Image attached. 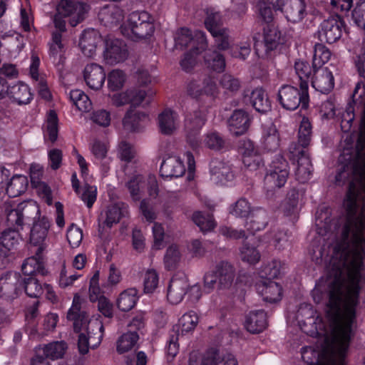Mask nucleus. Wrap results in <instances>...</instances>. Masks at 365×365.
<instances>
[{
  "label": "nucleus",
  "mask_w": 365,
  "mask_h": 365,
  "mask_svg": "<svg viewBox=\"0 0 365 365\" xmlns=\"http://www.w3.org/2000/svg\"><path fill=\"white\" fill-rule=\"evenodd\" d=\"M312 127L309 120L304 117L300 123L298 132V144L296 145L299 149L305 150V148L309 145L312 139ZM291 145H293L292 144Z\"/></svg>",
  "instance_id": "4c0bfd02"
},
{
  "label": "nucleus",
  "mask_w": 365,
  "mask_h": 365,
  "mask_svg": "<svg viewBox=\"0 0 365 365\" xmlns=\"http://www.w3.org/2000/svg\"><path fill=\"white\" fill-rule=\"evenodd\" d=\"M192 219L203 232L211 231L216 226L213 216L210 214H204L202 212L196 211L193 213Z\"/></svg>",
  "instance_id": "a19ab883"
},
{
  "label": "nucleus",
  "mask_w": 365,
  "mask_h": 365,
  "mask_svg": "<svg viewBox=\"0 0 365 365\" xmlns=\"http://www.w3.org/2000/svg\"><path fill=\"white\" fill-rule=\"evenodd\" d=\"M267 326V314L263 310L252 311L246 317L245 327L250 333H259L264 330Z\"/></svg>",
  "instance_id": "393cba45"
},
{
  "label": "nucleus",
  "mask_w": 365,
  "mask_h": 365,
  "mask_svg": "<svg viewBox=\"0 0 365 365\" xmlns=\"http://www.w3.org/2000/svg\"><path fill=\"white\" fill-rule=\"evenodd\" d=\"M8 96L19 105L28 104L32 99L30 88L23 83L10 86Z\"/></svg>",
  "instance_id": "72a5a7b5"
},
{
  "label": "nucleus",
  "mask_w": 365,
  "mask_h": 365,
  "mask_svg": "<svg viewBox=\"0 0 365 365\" xmlns=\"http://www.w3.org/2000/svg\"><path fill=\"white\" fill-rule=\"evenodd\" d=\"M83 192L78 194L81 199L86 204L88 208H91L96 200L97 188L95 186L86 183L82 189Z\"/></svg>",
  "instance_id": "e2e57ef3"
},
{
  "label": "nucleus",
  "mask_w": 365,
  "mask_h": 365,
  "mask_svg": "<svg viewBox=\"0 0 365 365\" xmlns=\"http://www.w3.org/2000/svg\"><path fill=\"white\" fill-rule=\"evenodd\" d=\"M185 172V166L180 159L176 156H169L160 165V173L163 178H179Z\"/></svg>",
  "instance_id": "412c9836"
},
{
  "label": "nucleus",
  "mask_w": 365,
  "mask_h": 365,
  "mask_svg": "<svg viewBox=\"0 0 365 365\" xmlns=\"http://www.w3.org/2000/svg\"><path fill=\"white\" fill-rule=\"evenodd\" d=\"M136 155V151L134 147L127 143L122 141L118 145V156L120 159L126 163L131 162Z\"/></svg>",
  "instance_id": "680f3d73"
},
{
  "label": "nucleus",
  "mask_w": 365,
  "mask_h": 365,
  "mask_svg": "<svg viewBox=\"0 0 365 365\" xmlns=\"http://www.w3.org/2000/svg\"><path fill=\"white\" fill-rule=\"evenodd\" d=\"M120 31L128 38L142 39L154 32V25L148 12L133 11L130 14L127 23L120 26Z\"/></svg>",
  "instance_id": "423d86ee"
},
{
  "label": "nucleus",
  "mask_w": 365,
  "mask_h": 365,
  "mask_svg": "<svg viewBox=\"0 0 365 365\" xmlns=\"http://www.w3.org/2000/svg\"><path fill=\"white\" fill-rule=\"evenodd\" d=\"M352 17L359 27L365 29V0H361L356 4L352 12Z\"/></svg>",
  "instance_id": "774afa93"
},
{
  "label": "nucleus",
  "mask_w": 365,
  "mask_h": 365,
  "mask_svg": "<svg viewBox=\"0 0 365 365\" xmlns=\"http://www.w3.org/2000/svg\"><path fill=\"white\" fill-rule=\"evenodd\" d=\"M267 213L261 207H254L252 212L249 216V220L246 222L247 230L254 234L255 232L263 230L268 223Z\"/></svg>",
  "instance_id": "a878e982"
},
{
  "label": "nucleus",
  "mask_w": 365,
  "mask_h": 365,
  "mask_svg": "<svg viewBox=\"0 0 365 365\" xmlns=\"http://www.w3.org/2000/svg\"><path fill=\"white\" fill-rule=\"evenodd\" d=\"M188 287V280L185 277H173L168 288V301L173 304L180 303L187 294Z\"/></svg>",
  "instance_id": "2eb2a0df"
},
{
  "label": "nucleus",
  "mask_w": 365,
  "mask_h": 365,
  "mask_svg": "<svg viewBox=\"0 0 365 365\" xmlns=\"http://www.w3.org/2000/svg\"><path fill=\"white\" fill-rule=\"evenodd\" d=\"M259 251L252 245H250L248 242H244L240 249V257L244 262L249 264H256L260 259Z\"/></svg>",
  "instance_id": "09e8293b"
},
{
  "label": "nucleus",
  "mask_w": 365,
  "mask_h": 365,
  "mask_svg": "<svg viewBox=\"0 0 365 365\" xmlns=\"http://www.w3.org/2000/svg\"><path fill=\"white\" fill-rule=\"evenodd\" d=\"M314 312L311 305L302 304L296 314V318L302 331L312 336L314 335L315 333H318L317 328L315 331L307 329L308 324L312 325L317 324L318 319L314 317Z\"/></svg>",
  "instance_id": "bb28decb"
},
{
  "label": "nucleus",
  "mask_w": 365,
  "mask_h": 365,
  "mask_svg": "<svg viewBox=\"0 0 365 365\" xmlns=\"http://www.w3.org/2000/svg\"><path fill=\"white\" fill-rule=\"evenodd\" d=\"M81 297L76 294L67 319L73 322V331L78 334V349L81 354L88 352L89 348L96 349L101 344L104 327L101 322L90 320L86 312L81 309Z\"/></svg>",
  "instance_id": "f03ea898"
},
{
  "label": "nucleus",
  "mask_w": 365,
  "mask_h": 365,
  "mask_svg": "<svg viewBox=\"0 0 365 365\" xmlns=\"http://www.w3.org/2000/svg\"><path fill=\"white\" fill-rule=\"evenodd\" d=\"M206 146L214 150H221L225 148L226 143L223 137L218 133H211L205 139Z\"/></svg>",
  "instance_id": "4d7b16f0"
},
{
  "label": "nucleus",
  "mask_w": 365,
  "mask_h": 365,
  "mask_svg": "<svg viewBox=\"0 0 365 365\" xmlns=\"http://www.w3.org/2000/svg\"><path fill=\"white\" fill-rule=\"evenodd\" d=\"M138 335L136 332H127L123 334L118 341L117 351L123 354L131 349L136 344Z\"/></svg>",
  "instance_id": "8fccbe9b"
},
{
  "label": "nucleus",
  "mask_w": 365,
  "mask_h": 365,
  "mask_svg": "<svg viewBox=\"0 0 365 365\" xmlns=\"http://www.w3.org/2000/svg\"><path fill=\"white\" fill-rule=\"evenodd\" d=\"M339 169L336 181L348 180L343 205L345 210L339 237L330 260L327 317L330 347L308 365H346L354 336L356 307L365 269V128L361 127L356 149Z\"/></svg>",
  "instance_id": "f257e3e1"
},
{
  "label": "nucleus",
  "mask_w": 365,
  "mask_h": 365,
  "mask_svg": "<svg viewBox=\"0 0 365 365\" xmlns=\"http://www.w3.org/2000/svg\"><path fill=\"white\" fill-rule=\"evenodd\" d=\"M101 41V35L97 31L88 30L82 34L79 46L85 56L91 57L95 53L96 47Z\"/></svg>",
  "instance_id": "b1692460"
},
{
  "label": "nucleus",
  "mask_w": 365,
  "mask_h": 365,
  "mask_svg": "<svg viewBox=\"0 0 365 365\" xmlns=\"http://www.w3.org/2000/svg\"><path fill=\"white\" fill-rule=\"evenodd\" d=\"M250 123L248 113L242 109H237L228 119L229 130L235 135H241L247 131Z\"/></svg>",
  "instance_id": "dca6fc26"
},
{
  "label": "nucleus",
  "mask_w": 365,
  "mask_h": 365,
  "mask_svg": "<svg viewBox=\"0 0 365 365\" xmlns=\"http://www.w3.org/2000/svg\"><path fill=\"white\" fill-rule=\"evenodd\" d=\"M256 289L266 302H277L282 298L281 286L272 280H259L256 284Z\"/></svg>",
  "instance_id": "a211bd4d"
},
{
  "label": "nucleus",
  "mask_w": 365,
  "mask_h": 365,
  "mask_svg": "<svg viewBox=\"0 0 365 365\" xmlns=\"http://www.w3.org/2000/svg\"><path fill=\"white\" fill-rule=\"evenodd\" d=\"M90 119L101 127H108L110 123V114L106 110L99 109L91 114Z\"/></svg>",
  "instance_id": "69168bd1"
},
{
  "label": "nucleus",
  "mask_w": 365,
  "mask_h": 365,
  "mask_svg": "<svg viewBox=\"0 0 365 365\" xmlns=\"http://www.w3.org/2000/svg\"><path fill=\"white\" fill-rule=\"evenodd\" d=\"M103 56L108 64L113 65L123 62L128 56L126 44L118 38H109L106 41Z\"/></svg>",
  "instance_id": "f8f14e48"
},
{
  "label": "nucleus",
  "mask_w": 365,
  "mask_h": 365,
  "mask_svg": "<svg viewBox=\"0 0 365 365\" xmlns=\"http://www.w3.org/2000/svg\"><path fill=\"white\" fill-rule=\"evenodd\" d=\"M282 262L279 260L274 259L266 265L263 266L260 271V277L265 280H271L278 277L283 269Z\"/></svg>",
  "instance_id": "de8ad7c7"
},
{
  "label": "nucleus",
  "mask_w": 365,
  "mask_h": 365,
  "mask_svg": "<svg viewBox=\"0 0 365 365\" xmlns=\"http://www.w3.org/2000/svg\"><path fill=\"white\" fill-rule=\"evenodd\" d=\"M66 349L67 345L64 341H53L38 348L37 351H41L46 358L54 360L62 358Z\"/></svg>",
  "instance_id": "e433bc0d"
},
{
  "label": "nucleus",
  "mask_w": 365,
  "mask_h": 365,
  "mask_svg": "<svg viewBox=\"0 0 365 365\" xmlns=\"http://www.w3.org/2000/svg\"><path fill=\"white\" fill-rule=\"evenodd\" d=\"M289 150L293 156L297 158V180L304 183L310 179L312 173V165L307 150L299 149L296 145H290Z\"/></svg>",
  "instance_id": "ddd939ff"
},
{
  "label": "nucleus",
  "mask_w": 365,
  "mask_h": 365,
  "mask_svg": "<svg viewBox=\"0 0 365 365\" xmlns=\"http://www.w3.org/2000/svg\"><path fill=\"white\" fill-rule=\"evenodd\" d=\"M180 260V252L176 245L170 246L166 251L164 262L165 267L170 270L175 268Z\"/></svg>",
  "instance_id": "bf43d9fd"
},
{
  "label": "nucleus",
  "mask_w": 365,
  "mask_h": 365,
  "mask_svg": "<svg viewBox=\"0 0 365 365\" xmlns=\"http://www.w3.org/2000/svg\"><path fill=\"white\" fill-rule=\"evenodd\" d=\"M215 38V44L219 50H226L230 46V34L229 31L226 28H221L214 30L210 33Z\"/></svg>",
  "instance_id": "5fc2aeb1"
},
{
  "label": "nucleus",
  "mask_w": 365,
  "mask_h": 365,
  "mask_svg": "<svg viewBox=\"0 0 365 365\" xmlns=\"http://www.w3.org/2000/svg\"><path fill=\"white\" fill-rule=\"evenodd\" d=\"M148 121L149 117L144 112L130 109L123 118V124L125 129L135 132L140 130Z\"/></svg>",
  "instance_id": "5701e85b"
},
{
  "label": "nucleus",
  "mask_w": 365,
  "mask_h": 365,
  "mask_svg": "<svg viewBox=\"0 0 365 365\" xmlns=\"http://www.w3.org/2000/svg\"><path fill=\"white\" fill-rule=\"evenodd\" d=\"M345 24L338 15L332 16L324 20L318 29L317 35L322 42L333 43L341 36Z\"/></svg>",
  "instance_id": "1a4fd4ad"
},
{
  "label": "nucleus",
  "mask_w": 365,
  "mask_h": 365,
  "mask_svg": "<svg viewBox=\"0 0 365 365\" xmlns=\"http://www.w3.org/2000/svg\"><path fill=\"white\" fill-rule=\"evenodd\" d=\"M294 69L298 76L299 83H302L304 81L308 84V80L312 72L309 63L302 61H297L294 64Z\"/></svg>",
  "instance_id": "0e129e2a"
},
{
  "label": "nucleus",
  "mask_w": 365,
  "mask_h": 365,
  "mask_svg": "<svg viewBox=\"0 0 365 365\" xmlns=\"http://www.w3.org/2000/svg\"><path fill=\"white\" fill-rule=\"evenodd\" d=\"M201 365H237V361L231 354L224 355L211 349L205 354Z\"/></svg>",
  "instance_id": "c85d7f7f"
},
{
  "label": "nucleus",
  "mask_w": 365,
  "mask_h": 365,
  "mask_svg": "<svg viewBox=\"0 0 365 365\" xmlns=\"http://www.w3.org/2000/svg\"><path fill=\"white\" fill-rule=\"evenodd\" d=\"M205 112L201 109L195 110L185 117V130L187 141L193 149H196L200 145V130L205 125Z\"/></svg>",
  "instance_id": "6e6552de"
},
{
  "label": "nucleus",
  "mask_w": 365,
  "mask_h": 365,
  "mask_svg": "<svg viewBox=\"0 0 365 365\" xmlns=\"http://www.w3.org/2000/svg\"><path fill=\"white\" fill-rule=\"evenodd\" d=\"M289 175L288 162L281 155L272 160L264 178V188L267 196L272 197L277 189L282 187Z\"/></svg>",
  "instance_id": "39448f33"
},
{
  "label": "nucleus",
  "mask_w": 365,
  "mask_h": 365,
  "mask_svg": "<svg viewBox=\"0 0 365 365\" xmlns=\"http://www.w3.org/2000/svg\"><path fill=\"white\" fill-rule=\"evenodd\" d=\"M51 222L46 217H39L34 221L30 232V242L34 246H38L35 255L28 257L22 264V269L26 274H31L38 270L41 273L45 272V259L43 252L46 247L45 240L46 239Z\"/></svg>",
  "instance_id": "7ed1b4c3"
},
{
  "label": "nucleus",
  "mask_w": 365,
  "mask_h": 365,
  "mask_svg": "<svg viewBox=\"0 0 365 365\" xmlns=\"http://www.w3.org/2000/svg\"><path fill=\"white\" fill-rule=\"evenodd\" d=\"M198 323V316L193 312L190 311L183 314L179 319V323L173 326L172 332L179 334L180 330L182 334L193 330Z\"/></svg>",
  "instance_id": "f704fd0d"
},
{
  "label": "nucleus",
  "mask_w": 365,
  "mask_h": 365,
  "mask_svg": "<svg viewBox=\"0 0 365 365\" xmlns=\"http://www.w3.org/2000/svg\"><path fill=\"white\" fill-rule=\"evenodd\" d=\"M179 120L176 112L170 109H165L158 115V125L161 133L172 135L178 128Z\"/></svg>",
  "instance_id": "4be33fe9"
},
{
  "label": "nucleus",
  "mask_w": 365,
  "mask_h": 365,
  "mask_svg": "<svg viewBox=\"0 0 365 365\" xmlns=\"http://www.w3.org/2000/svg\"><path fill=\"white\" fill-rule=\"evenodd\" d=\"M27 186V178L23 175H16L13 176L7 184L6 192L10 197H16L24 193Z\"/></svg>",
  "instance_id": "c9c22d12"
},
{
  "label": "nucleus",
  "mask_w": 365,
  "mask_h": 365,
  "mask_svg": "<svg viewBox=\"0 0 365 365\" xmlns=\"http://www.w3.org/2000/svg\"><path fill=\"white\" fill-rule=\"evenodd\" d=\"M300 89L290 86L283 85L277 93V101L282 107L287 110H294L299 106L307 109L309 106V86L304 81L299 83Z\"/></svg>",
  "instance_id": "0eeeda50"
},
{
  "label": "nucleus",
  "mask_w": 365,
  "mask_h": 365,
  "mask_svg": "<svg viewBox=\"0 0 365 365\" xmlns=\"http://www.w3.org/2000/svg\"><path fill=\"white\" fill-rule=\"evenodd\" d=\"M19 207L23 221L35 220L40 213L38 205L32 201L21 202Z\"/></svg>",
  "instance_id": "3c124183"
},
{
  "label": "nucleus",
  "mask_w": 365,
  "mask_h": 365,
  "mask_svg": "<svg viewBox=\"0 0 365 365\" xmlns=\"http://www.w3.org/2000/svg\"><path fill=\"white\" fill-rule=\"evenodd\" d=\"M237 270L234 264L220 261L214 269L204 276V287L207 292L217 287L219 290H230L235 284Z\"/></svg>",
  "instance_id": "20e7f679"
},
{
  "label": "nucleus",
  "mask_w": 365,
  "mask_h": 365,
  "mask_svg": "<svg viewBox=\"0 0 365 365\" xmlns=\"http://www.w3.org/2000/svg\"><path fill=\"white\" fill-rule=\"evenodd\" d=\"M331 56V53L323 43H316L314 49L313 68H322V66L327 63Z\"/></svg>",
  "instance_id": "49530a36"
},
{
  "label": "nucleus",
  "mask_w": 365,
  "mask_h": 365,
  "mask_svg": "<svg viewBox=\"0 0 365 365\" xmlns=\"http://www.w3.org/2000/svg\"><path fill=\"white\" fill-rule=\"evenodd\" d=\"M352 100L354 105L361 109L363 115L361 127L365 128V82L357 83L352 94Z\"/></svg>",
  "instance_id": "79ce46f5"
},
{
  "label": "nucleus",
  "mask_w": 365,
  "mask_h": 365,
  "mask_svg": "<svg viewBox=\"0 0 365 365\" xmlns=\"http://www.w3.org/2000/svg\"><path fill=\"white\" fill-rule=\"evenodd\" d=\"M220 86L227 95H235L241 88V81L237 77L229 74H223L220 79Z\"/></svg>",
  "instance_id": "ea45409f"
},
{
  "label": "nucleus",
  "mask_w": 365,
  "mask_h": 365,
  "mask_svg": "<svg viewBox=\"0 0 365 365\" xmlns=\"http://www.w3.org/2000/svg\"><path fill=\"white\" fill-rule=\"evenodd\" d=\"M125 76L120 70H113L108 76V85L110 90L116 91L121 88L125 83Z\"/></svg>",
  "instance_id": "13d9d810"
},
{
  "label": "nucleus",
  "mask_w": 365,
  "mask_h": 365,
  "mask_svg": "<svg viewBox=\"0 0 365 365\" xmlns=\"http://www.w3.org/2000/svg\"><path fill=\"white\" fill-rule=\"evenodd\" d=\"M66 237L72 247H77L83 240L82 230L74 224H72L68 229Z\"/></svg>",
  "instance_id": "338daca9"
},
{
  "label": "nucleus",
  "mask_w": 365,
  "mask_h": 365,
  "mask_svg": "<svg viewBox=\"0 0 365 365\" xmlns=\"http://www.w3.org/2000/svg\"><path fill=\"white\" fill-rule=\"evenodd\" d=\"M252 210L250 203L245 197L240 198L230 207V213L236 217H249Z\"/></svg>",
  "instance_id": "37998d69"
},
{
  "label": "nucleus",
  "mask_w": 365,
  "mask_h": 365,
  "mask_svg": "<svg viewBox=\"0 0 365 365\" xmlns=\"http://www.w3.org/2000/svg\"><path fill=\"white\" fill-rule=\"evenodd\" d=\"M88 10L87 4L74 0H61L56 8L58 14L70 18L69 24L72 26L83 21Z\"/></svg>",
  "instance_id": "9d476101"
},
{
  "label": "nucleus",
  "mask_w": 365,
  "mask_h": 365,
  "mask_svg": "<svg viewBox=\"0 0 365 365\" xmlns=\"http://www.w3.org/2000/svg\"><path fill=\"white\" fill-rule=\"evenodd\" d=\"M312 86L322 93H329L334 86L332 73L327 68H314Z\"/></svg>",
  "instance_id": "4468645a"
},
{
  "label": "nucleus",
  "mask_w": 365,
  "mask_h": 365,
  "mask_svg": "<svg viewBox=\"0 0 365 365\" xmlns=\"http://www.w3.org/2000/svg\"><path fill=\"white\" fill-rule=\"evenodd\" d=\"M21 270H23L21 269ZM24 277L22 279L21 284L24 286L26 294L33 298H38L43 294V286L39 280L36 277L37 274L45 276L47 274L48 271L45 268V272L43 274L38 270L31 274H26L22 271Z\"/></svg>",
  "instance_id": "6ab92c4d"
},
{
  "label": "nucleus",
  "mask_w": 365,
  "mask_h": 365,
  "mask_svg": "<svg viewBox=\"0 0 365 365\" xmlns=\"http://www.w3.org/2000/svg\"><path fill=\"white\" fill-rule=\"evenodd\" d=\"M128 214V206L123 202H117L109 205L105 212V219L103 224L111 227L114 224L119 222L120 220Z\"/></svg>",
  "instance_id": "c756f323"
},
{
  "label": "nucleus",
  "mask_w": 365,
  "mask_h": 365,
  "mask_svg": "<svg viewBox=\"0 0 365 365\" xmlns=\"http://www.w3.org/2000/svg\"><path fill=\"white\" fill-rule=\"evenodd\" d=\"M275 10L282 11L287 21L298 23L307 16L304 0H276Z\"/></svg>",
  "instance_id": "9b49d317"
},
{
  "label": "nucleus",
  "mask_w": 365,
  "mask_h": 365,
  "mask_svg": "<svg viewBox=\"0 0 365 365\" xmlns=\"http://www.w3.org/2000/svg\"><path fill=\"white\" fill-rule=\"evenodd\" d=\"M210 170L211 175L215 177L217 181L221 182L232 180L234 177L230 166L223 160L217 158L211 160Z\"/></svg>",
  "instance_id": "7c9ffc66"
},
{
  "label": "nucleus",
  "mask_w": 365,
  "mask_h": 365,
  "mask_svg": "<svg viewBox=\"0 0 365 365\" xmlns=\"http://www.w3.org/2000/svg\"><path fill=\"white\" fill-rule=\"evenodd\" d=\"M46 133L49 140L53 143L58 138V117L54 110H50L46 122Z\"/></svg>",
  "instance_id": "6e6d98bb"
},
{
  "label": "nucleus",
  "mask_w": 365,
  "mask_h": 365,
  "mask_svg": "<svg viewBox=\"0 0 365 365\" xmlns=\"http://www.w3.org/2000/svg\"><path fill=\"white\" fill-rule=\"evenodd\" d=\"M250 101L254 108L260 113H265L271 109L268 95L262 88H257L252 91Z\"/></svg>",
  "instance_id": "473e14b6"
},
{
  "label": "nucleus",
  "mask_w": 365,
  "mask_h": 365,
  "mask_svg": "<svg viewBox=\"0 0 365 365\" xmlns=\"http://www.w3.org/2000/svg\"><path fill=\"white\" fill-rule=\"evenodd\" d=\"M205 62L207 67L215 71L222 72L225 68V60L224 56L217 51H207L205 56Z\"/></svg>",
  "instance_id": "c03bdc74"
},
{
  "label": "nucleus",
  "mask_w": 365,
  "mask_h": 365,
  "mask_svg": "<svg viewBox=\"0 0 365 365\" xmlns=\"http://www.w3.org/2000/svg\"><path fill=\"white\" fill-rule=\"evenodd\" d=\"M137 292L134 289L123 291L117 300V307L122 312H128L132 309L136 303Z\"/></svg>",
  "instance_id": "58836bf2"
},
{
  "label": "nucleus",
  "mask_w": 365,
  "mask_h": 365,
  "mask_svg": "<svg viewBox=\"0 0 365 365\" xmlns=\"http://www.w3.org/2000/svg\"><path fill=\"white\" fill-rule=\"evenodd\" d=\"M149 95L148 91L138 87L128 89V98L131 106H139Z\"/></svg>",
  "instance_id": "052dcab7"
},
{
  "label": "nucleus",
  "mask_w": 365,
  "mask_h": 365,
  "mask_svg": "<svg viewBox=\"0 0 365 365\" xmlns=\"http://www.w3.org/2000/svg\"><path fill=\"white\" fill-rule=\"evenodd\" d=\"M281 33L274 24H267L264 28L263 41L266 53L275 50L279 45Z\"/></svg>",
  "instance_id": "2f4dec72"
},
{
  "label": "nucleus",
  "mask_w": 365,
  "mask_h": 365,
  "mask_svg": "<svg viewBox=\"0 0 365 365\" xmlns=\"http://www.w3.org/2000/svg\"><path fill=\"white\" fill-rule=\"evenodd\" d=\"M279 135L275 125L269 124L263 128L261 143L267 152L277 151L279 148Z\"/></svg>",
  "instance_id": "cd10ccee"
},
{
  "label": "nucleus",
  "mask_w": 365,
  "mask_h": 365,
  "mask_svg": "<svg viewBox=\"0 0 365 365\" xmlns=\"http://www.w3.org/2000/svg\"><path fill=\"white\" fill-rule=\"evenodd\" d=\"M83 76L88 86L93 90L100 89L106 80L103 68L96 63L88 64L84 68Z\"/></svg>",
  "instance_id": "f3484780"
},
{
  "label": "nucleus",
  "mask_w": 365,
  "mask_h": 365,
  "mask_svg": "<svg viewBox=\"0 0 365 365\" xmlns=\"http://www.w3.org/2000/svg\"><path fill=\"white\" fill-rule=\"evenodd\" d=\"M158 274L155 269H148L143 277V290L145 293H153L158 285Z\"/></svg>",
  "instance_id": "864d4df0"
},
{
  "label": "nucleus",
  "mask_w": 365,
  "mask_h": 365,
  "mask_svg": "<svg viewBox=\"0 0 365 365\" xmlns=\"http://www.w3.org/2000/svg\"><path fill=\"white\" fill-rule=\"evenodd\" d=\"M143 177L140 175H137L132 177L126 183V187L129 190L131 197L135 201H138L140 199V188L143 187Z\"/></svg>",
  "instance_id": "603ef678"
},
{
  "label": "nucleus",
  "mask_w": 365,
  "mask_h": 365,
  "mask_svg": "<svg viewBox=\"0 0 365 365\" xmlns=\"http://www.w3.org/2000/svg\"><path fill=\"white\" fill-rule=\"evenodd\" d=\"M123 11L116 5H106L98 13V19L105 26L112 27L123 19Z\"/></svg>",
  "instance_id": "aec40b11"
},
{
  "label": "nucleus",
  "mask_w": 365,
  "mask_h": 365,
  "mask_svg": "<svg viewBox=\"0 0 365 365\" xmlns=\"http://www.w3.org/2000/svg\"><path fill=\"white\" fill-rule=\"evenodd\" d=\"M21 240V238L18 231L9 228L1 233L0 236V245L6 250H10L19 245Z\"/></svg>",
  "instance_id": "a18cd8bd"
}]
</instances>
